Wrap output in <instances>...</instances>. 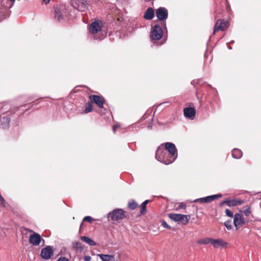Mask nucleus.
Wrapping results in <instances>:
<instances>
[{
  "label": "nucleus",
  "instance_id": "obj_1",
  "mask_svg": "<svg viewBox=\"0 0 261 261\" xmlns=\"http://www.w3.org/2000/svg\"><path fill=\"white\" fill-rule=\"evenodd\" d=\"M155 158L158 161L166 165L171 164L175 161L173 158L170 156V154L166 151L163 145H161L158 148Z\"/></svg>",
  "mask_w": 261,
  "mask_h": 261
},
{
  "label": "nucleus",
  "instance_id": "obj_2",
  "mask_svg": "<svg viewBox=\"0 0 261 261\" xmlns=\"http://www.w3.org/2000/svg\"><path fill=\"white\" fill-rule=\"evenodd\" d=\"M15 1H0V20L9 17L10 15L9 9L11 8Z\"/></svg>",
  "mask_w": 261,
  "mask_h": 261
},
{
  "label": "nucleus",
  "instance_id": "obj_3",
  "mask_svg": "<svg viewBox=\"0 0 261 261\" xmlns=\"http://www.w3.org/2000/svg\"><path fill=\"white\" fill-rule=\"evenodd\" d=\"M55 17L59 21L64 19L68 15V11L63 5H57L54 7Z\"/></svg>",
  "mask_w": 261,
  "mask_h": 261
},
{
  "label": "nucleus",
  "instance_id": "obj_4",
  "mask_svg": "<svg viewBox=\"0 0 261 261\" xmlns=\"http://www.w3.org/2000/svg\"><path fill=\"white\" fill-rule=\"evenodd\" d=\"M102 26V22L98 20L94 21L89 26V32L93 35L94 39H98L95 35L101 31Z\"/></svg>",
  "mask_w": 261,
  "mask_h": 261
},
{
  "label": "nucleus",
  "instance_id": "obj_5",
  "mask_svg": "<svg viewBox=\"0 0 261 261\" xmlns=\"http://www.w3.org/2000/svg\"><path fill=\"white\" fill-rule=\"evenodd\" d=\"M163 34V31L158 24H155L151 28L150 32V38L152 40H159L162 38Z\"/></svg>",
  "mask_w": 261,
  "mask_h": 261
},
{
  "label": "nucleus",
  "instance_id": "obj_6",
  "mask_svg": "<svg viewBox=\"0 0 261 261\" xmlns=\"http://www.w3.org/2000/svg\"><path fill=\"white\" fill-rule=\"evenodd\" d=\"M125 212L122 209H115L109 213L108 218L117 221L125 218Z\"/></svg>",
  "mask_w": 261,
  "mask_h": 261
},
{
  "label": "nucleus",
  "instance_id": "obj_7",
  "mask_svg": "<svg viewBox=\"0 0 261 261\" xmlns=\"http://www.w3.org/2000/svg\"><path fill=\"white\" fill-rule=\"evenodd\" d=\"M169 217L176 222H180L184 225L188 223L190 219L191 216L190 215H183L180 214H169Z\"/></svg>",
  "mask_w": 261,
  "mask_h": 261
},
{
  "label": "nucleus",
  "instance_id": "obj_8",
  "mask_svg": "<svg viewBox=\"0 0 261 261\" xmlns=\"http://www.w3.org/2000/svg\"><path fill=\"white\" fill-rule=\"evenodd\" d=\"M72 7L79 11L85 12L88 9V1H71Z\"/></svg>",
  "mask_w": 261,
  "mask_h": 261
},
{
  "label": "nucleus",
  "instance_id": "obj_9",
  "mask_svg": "<svg viewBox=\"0 0 261 261\" xmlns=\"http://www.w3.org/2000/svg\"><path fill=\"white\" fill-rule=\"evenodd\" d=\"M229 26V23L228 21L224 19H218L215 24L213 34H215L217 31H223L227 29Z\"/></svg>",
  "mask_w": 261,
  "mask_h": 261
},
{
  "label": "nucleus",
  "instance_id": "obj_10",
  "mask_svg": "<svg viewBox=\"0 0 261 261\" xmlns=\"http://www.w3.org/2000/svg\"><path fill=\"white\" fill-rule=\"evenodd\" d=\"M164 148L170 154V156L175 160L177 157V152L175 145L171 142H167L165 143Z\"/></svg>",
  "mask_w": 261,
  "mask_h": 261
},
{
  "label": "nucleus",
  "instance_id": "obj_11",
  "mask_svg": "<svg viewBox=\"0 0 261 261\" xmlns=\"http://www.w3.org/2000/svg\"><path fill=\"white\" fill-rule=\"evenodd\" d=\"M245 223L244 218L240 214H236L233 217V224L237 229H239Z\"/></svg>",
  "mask_w": 261,
  "mask_h": 261
},
{
  "label": "nucleus",
  "instance_id": "obj_12",
  "mask_svg": "<svg viewBox=\"0 0 261 261\" xmlns=\"http://www.w3.org/2000/svg\"><path fill=\"white\" fill-rule=\"evenodd\" d=\"M42 240L44 241L40 235L36 232H34L33 234L30 235L29 239V243L34 246L39 245Z\"/></svg>",
  "mask_w": 261,
  "mask_h": 261
},
{
  "label": "nucleus",
  "instance_id": "obj_13",
  "mask_svg": "<svg viewBox=\"0 0 261 261\" xmlns=\"http://www.w3.org/2000/svg\"><path fill=\"white\" fill-rule=\"evenodd\" d=\"M167 10L164 7H160L156 10V16L160 20H164L168 18Z\"/></svg>",
  "mask_w": 261,
  "mask_h": 261
},
{
  "label": "nucleus",
  "instance_id": "obj_14",
  "mask_svg": "<svg viewBox=\"0 0 261 261\" xmlns=\"http://www.w3.org/2000/svg\"><path fill=\"white\" fill-rule=\"evenodd\" d=\"M212 245L215 248H227L229 246L228 243L221 239H213Z\"/></svg>",
  "mask_w": 261,
  "mask_h": 261
},
{
  "label": "nucleus",
  "instance_id": "obj_15",
  "mask_svg": "<svg viewBox=\"0 0 261 261\" xmlns=\"http://www.w3.org/2000/svg\"><path fill=\"white\" fill-rule=\"evenodd\" d=\"M184 115L185 117L191 120L195 119L196 115V109L194 107H187L184 109Z\"/></svg>",
  "mask_w": 261,
  "mask_h": 261
},
{
  "label": "nucleus",
  "instance_id": "obj_16",
  "mask_svg": "<svg viewBox=\"0 0 261 261\" xmlns=\"http://www.w3.org/2000/svg\"><path fill=\"white\" fill-rule=\"evenodd\" d=\"M53 254V250L51 246H47L43 248L41 252V256L42 258L48 259L50 258L51 256Z\"/></svg>",
  "mask_w": 261,
  "mask_h": 261
},
{
  "label": "nucleus",
  "instance_id": "obj_17",
  "mask_svg": "<svg viewBox=\"0 0 261 261\" xmlns=\"http://www.w3.org/2000/svg\"><path fill=\"white\" fill-rule=\"evenodd\" d=\"M90 98L93 101L99 108H102L104 103V99L102 96L98 95H91Z\"/></svg>",
  "mask_w": 261,
  "mask_h": 261
},
{
  "label": "nucleus",
  "instance_id": "obj_18",
  "mask_svg": "<svg viewBox=\"0 0 261 261\" xmlns=\"http://www.w3.org/2000/svg\"><path fill=\"white\" fill-rule=\"evenodd\" d=\"M225 202H226L227 205L231 207L241 205L244 203V200L239 199H229L227 198L226 199Z\"/></svg>",
  "mask_w": 261,
  "mask_h": 261
},
{
  "label": "nucleus",
  "instance_id": "obj_19",
  "mask_svg": "<svg viewBox=\"0 0 261 261\" xmlns=\"http://www.w3.org/2000/svg\"><path fill=\"white\" fill-rule=\"evenodd\" d=\"M10 119L8 116H4L0 119V125L4 129H8L10 126Z\"/></svg>",
  "mask_w": 261,
  "mask_h": 261
},
{
  "label": "nucleus",
  "instance_id": "obj_20",
  "mask_svg": "<svg viewBox=\"0 0 261 261\" xmlns=\"http://www.w3.org/2000/svg\"><path fill=\"white\" fill-rule=\"evenodd\" d=\"M154 16V11L153 8L149 7L147 8L144 14V18L146 20H151Z\"/></svg>",
  "mask_w": 261,
  "mask_h": 261
},
{
  "label": "nucleus",
  "instance_id": "obj_21",
  "mask_svg": "<svg viewBox=\"0 0 261 261\" xmlns=\"http://www.w3.org/2000/svg\"><path fill=\"white\" fill-rule=\"evenodd\" d=\"M222 197L221 194H218L208 196L204 197V203H210L216 199Z\"/></svg>",
  "mask_w": 261,
  "mask_h": 261
},
{
  "label": "nucleus",
  "instance_id": "obj_22",
  "mask_svg": "<svg viewBox=\"0 0 261 261\" xmlns=\"http://www.w3.org/2000/svg\"><path fill=\"white\" fill-rule=\"evenodd\" d=\"M98 256L100 258L102 261H115L114 255L99 254Z\"/></svg>",
  "mask_w": 261,
  "mask_h": 261
},
{
  "label": "nucleus",
  "instance_id": "obj_23",
  "mask_svg": "<svg viewBox=\"0 0 261 261\" xmlns=\"http://www.w3.org/2000/svg\"><path fill=\"white\" fill-rule=\"evenodd\" d=\"M243 155L242 151L238 148H234L232 151V156L235 159H240Z\"/></svg>",
  "mask_w": 261,
  "mask_h": 261
},
{
  "label": "nucleus",
  "instance_id": "obj_24",
  "mask_svg": "<svg viewBox=\"0 0 261 261\" xmlns=\"http://www.w3.org/2000/svg\"><path fill=\"white\" fill-rule=\"evenodd\" d=\"M213 239L211 238H204L197 241L198 244L207 245L211 244L212 245Z\"/></svg>",
  "mask_w": 261,
  "mask_h": 261
},
{
  "label": "nucleus",
  "instance_id": "obj_25",
  "mask_svg": "<svg viewBox=\"0 0 261 261\" xmlns=\"http://www.w3.org/2000/svg\"><path fill=\"white\" fill-rule=\"evenodd\" d=\"M81 240L89 245L95 246L96 245L95 242L89 237L86 236H82L81 237Z\"/></svg>",
  "mask_w": 261,
  "mask_h": 261
},
{
  "label": "nucleus",
  "instance_id": "obj_26",
  "mask_svg": "<svg viewBox=\"0 0 261 261\" xmlns=\"http://www.w3.org/2000/svg\"><path fill=\"white\" fill-rule=\"evenodd\" d=\"M72 247L76 251H82L84 249V246L79 242L73 243Z\"/></svg>",
  "mask_w": 261,
  "mask_h": 261
},
{
  "label": "nucleus",
  "instance_id": "obj_27",
  "mask_svg": "<svg viewBox=\"0 0 261 261\" xmlns=\"http://www.w3.org/2000/svg\"><path fill=\"white\" fill-rule=\"evenodd\" d=\"M148 202L149 200H146L141 204L140 210V213L141 214H144L146 212V205Z\"/></svg>",
  "mask_w": 261,
  "mask_h": 261
},
{
  "label": "nucleus",
  "instance_id": "obj_28",
  "mask_svg": "<svg viewBox=\"0 0 261 261\" xmlns=\"http://www.w3.org/2000/svg\"><path fill=\"white\" fill-rule=\"evenodd\" d=\"M137 206H138V204L135 201L132 200H130L129 201L128 204V207L130 209H131L132 210H134L137 207Z\"/></svg>",
  "mask_w": 261,
  "mask_h": 261
},
{
  "label": "nucleus",
  "instance_id": "obj_29",
  "mask_svg": "<svg viewBox=\"0 0 261 261\" xmlns=\"http://www.w3.org/2000/svg\"><path fill=\"white\" fill-rule=\"evenodd\" d=\"M92 110V105L90 102H88L86 104V108L84 111V113H88Z\"/></svg>",
  "mask_w": 261,
  "mask_h": 261
},
{
  "label": "nucleus",
  "instance_id": "obj_30",
  "mask_svg": "<svg viewBox=\"0 0 261 261\" xmlns=\"http://www.w3.org/2000/svg\"><path fill=\"white\" fill-rule=\"evenodd\" d=\"M224 225L228 229H231L232 228L231 220L226 221L224 223Z\"/></svg>",
  "mask_w": 261,
  "mask_h": 261
},
{
  "label": "nucleus",
  "instance_id": "obj_31",
  "mask_svg": "<svg viewBox=\"0 0 261 261\" xmlns=\"http://www.w3.org/2000/svg\"><path fill=\"white\" fill-rule=\"evenodd\" d=\"M225 214L227 216L230 218H232L233 216V213L229 209H226L225 210Z\"/></svg>",
  "mask_w": 261,
  "mask_h": 261
},
{
  "label": "nucleus",
  "instance_id": "obj_32",
  "mask_svg": "<svg viewBox=\"0 0 261 261\" xmlns=\"http://www.w3.org/2000/svg\"><path fill=\"white\" fill-rule=\"evenodd\" d=\"M0 205L1 206H2L3 207H5L6 206V201H5V200L4 199V198L2 196H1V197H0Z\"/></svg>",
  "mask_w": 261,
  "mask_h": 261
},
{
  "label": "nucleus",
  "instance_id": "obj_33",
  "mask_svg": "<svg viewBox=\"0 0 261 261\" xmlns=\"http://www.w3.org/2000/svg\"><path fill=\"white\" fill-rule=\"evenodd\" d=\"M84 221H88L90 223H92V222L94 220L90 216H86L84 217Z\"/></svg>",
  "mask_w": 261,
  "mask_h": 261
},
{
  "label": "nucleus",
  "instance_id": "obj_34",
  "mask_svg": "<svg viewBox=\"0 0 261 261\" xmlns=\"http://www.w3.org/2000/svg\"><path fill=\"white\" fill-rule=\"evenodd\" d=\"M244 214L246 216H249V215L251 214V211L250 210V208L248 207L246 209H245L244 211H243Z\"/></svg>",
  "mask_w": 261,
  "mask_h": 261
},
{
  "label": "nucleus",
  "instance_id": "obj_35",
  "mask_svg": "<svg viewBox=\"0 0 261 261\" xmlns=\"http://www.w3.org/2000/svg\"><path fill=\"white\" fill-rule=\"evenodd\" d=\"M162 226L166 228L170 229L171 228L170 226H169L165 221H163L162 223Z\"/></svg>",
  "mask_w": 261,
  "mask_h": 261
},
{
  "label": "nucleus",
  "instance_id": "obj_36",
  "mask_svg": "<svg viewBox=\"0 0 261 261\" xmlns=\"http://www.w3.org/2000/svg\"><path fill=\"white\" fill-rule=\"evenodd\" d=\"M193 202H201V203H204V197L200 198H198V199H195V200L193 201Z\"/></svg>",
  "mask_w": 261,
  "mask_h": 261
},
{
  "label": "nucleus",
  "instance_id": "obj_37",
  "mask_svg": "<svg viewBox=\"0 0 261 261\" xmlns=\"http://www.w3.org/2000/svg\"><path fill=\"white\" fill-rule=\"evenodd\" d=\"M91 257L89 255H86L84 256V261H91Z\"/></svg>",
  "mask_w": 261,
  "mask_h": 261
},
{
  "label": "nucleus",
  "instance_id": "obj_38",
  "mask_svg": "<svg viewBox=\"0 0 261 261\" xmlns=\"http://www.w3.org/2000/svg\"><path fill=\"white\" fill-rule=\"evenodd\" d=\"M57 261H69L68 259L66 258L65 257H60L58 258Z\"/></svg>",
  "mask_w": 261,
  "mask_h": 261
},
{
  "label": "nucleus",
  "instance_id": "obj_39",
  "mask_svg": "<svg viewBox=\"0 0 261 261\" xmlns=\"http://www.w3.org/2000/svg\"><path fill=\"white\" fill-rule=\"evenodd\" d=\"M186 207V205L185 204H184L183 203H180L178 205L179 208H185Z\"/></svg>",
  "mask_w": 261,
  "mask_h": 261
},
{
  "label": "nucleus",
  "instance_id": "obj_40",
  "mask_svg": "<svg viewBox=\"0 0 261 261\" xmlns=\"http://www.w3.org/2000/svg\"><path fill=\"white\" fill-rule=\"evenodd\" d=\"M119 127V125H114V126L113 127V132H114V133H115V132H116V128H117V127Z\"/></svg>",
  "mask_w": 261,
  "mask_h": 261
},
{
  "label": "nucleus",
  "instance_id": "obj_41",
  "mask_svg": "<svg viewBox=\"0 0 261 261\" xmlns=\"http://www.w3.org/2000/svg\"><path fill=\"white\" fill-rule=\"evenodd\" d=\"M225 5L227 7V11H228V8L229 7V6L228 5V1H225Z\"/></svg>",
  "mask_w": 261,
  "mask_h": 261
},
{
  "label": "nucleus",
  "instance_id": "obj_42",
  "mask_svg": "<svg viewBox=\"0 0 261 261\" xmlns=\"http://www.w3.org/2000/svg\"><path fill=\"white\" fill-rule=\"evenodd\" d=\"M226 201V199L223 201H222L220 203V206H222L223 204H226V202H225Z\"/></svg>",
  "mask_w": 261,
  "mask_h": 261
},
{
  "label": "nucleus",
  "instance_id": "obj_43",
  "mask_svg": "<svg viewBox=\"0 0 261 261\" xmlns=\"http://www.w3.org/2000/svg\"><path fill=\"white\" fill-rule=\"evenodd\" d=\"M45 2H46L45 5H47L49 3L50 1H45Z\"/></svg>",
  "mask_w": 261,
  "mask_h": 261
},
{
  "label": "nucleus",
  "instance_id": "obj_44",
  "mask_svg": "<svg viewBox=\"0 0 261 261\" xmlns=\"http://www.w3.org/2000/svg\"><path fill=\"white\" fill-rule=\"evenodd\" d=\"M234 41L233 40H231V41L230 42V43H234Z\"/></svg>",
  "mask_w": 261,
  "mask_h": 261
},
{
  "label": "nucleus",
  "instance_id": "obj_45",
  "mask_svg": "<svg viewBox=\"0 0 261 261\" xmlns=\"http://www.w3.org/2000/svg\"><path fill=\"white\" fill-rule=\"evenodd\" d=\"M228 49H231V48H231V47H230V46H228Z\"/></svg>",
  "mask_w": 261,
  "mask_h": 261
},
{
  "label": "nucleus",
  "instance_id": "obj_46",
  "mask_svg": "<svg viewBox=\"0 0 261 261\" xmlns=\"http://www.w3.org/2000/svg\"><path fill=\"white\" fill-rule=\"evenodd\" d=\"M148 127H151V125H148Z\"/></svg>",
  "mask_w": 261,
  "mask_h": 261
},
{
  "label": "nucleus",
  "instance_id": "obj_47",
  "mask_svg": "<svg viewBox=\"0 0 261 261\" xmlns=\"http://www.w3.org/2000/svg\"><path fill=\"white\" fill-rule=\"evenodd\" d=\"M148 127H151V125H148Z\"/></svg>",
  "mask_w": 261,
  "mask_h": 261
}]
</instances>
